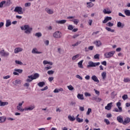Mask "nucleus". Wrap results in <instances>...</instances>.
<instances>
[{
	"label": "nucleus",
	"instance_id": "obj_53",
	"mask_svg": "<svg viewBox=\"0 0 130 130\" xmlns=\"http://www.w3.org/2000/svg\"><path fill=\"white\" fill-rule=\"evenodd\" d=\"M122 99L123 100H126V99H127L128 97H127V95L126 94H124L122 97Z\"/></svg>",
	"mask_w": 130,
	"mask_h": 130
},
{
	"label": "nucleus",
	"instance_id": "obj_36",
	"mask_svg": "<svg viewBox=\"0 0 130 130\" xmlns=\"http://www.w3.org/2000/svg\"><path fill=\"white\" fill-rule=\"evenodd\" d=\"M103 12L105 14H111L112 13L111 11L107 10L106 9H104Z\"/></svg>",
	"mask_w": 130,
	"mask_h": 130
},
{
	"label": "nucleus",
	"instance_id": "obj_9",
	"mask_svg": "<svg viewBox=\"0 0 130 130\" xmlns=\"http://www.w3.org/2000/svg\"><path fill=\"white\" fill-rule=\"evenodd\" d=\"M32 53L33 54H35L36 53L37 54H41V53H42V52H39L38 51V50L37 49V48H35L32 50L31 51Z\"/></svg>",
	"mask_w": 130,
	"mask_h": 130
},
{
	"label": "nucleus",
	"instance_id": "obj_52",
	"mask_svg": "<svg viewBox=\"0 0 130 130\" xmlns=\"http://www.w3.org/2000/svg\"><path fill=\"white\" fill-rule=\"evenodd\" d=\"M123 81L125 83H128V82H130V79L128 78H124Z\"/></svg>",
	"mask_w": 130,
	"mask_h": 130
},
{
	"label": "nucleus",
	"instance_id": "obj_6",
	"mask_svg": "<svg viewBox=\"0 0 130 130\" xmlns=\"http://www.w3.org/2000/svg\"><path fill=\"white\" fill-rule=\"evenodd\" d=\"M34 108H35V105H31L29 106L28 108H24V110L25 111H28V110H29V111H31L33 110V109H34Z\"/></svg>",
	"mask_w": 130,
	"mask_h": 130
},
{
	"label": "nucleus",
	"instance_id": "obj_25",
	"mask_svg": "<svg viewBox=\"0 0 130 130\" xmlns=\"http://www.w3.org/2000/svg\"><path fill=\"white\" fill-rule=\"evenodd\" d=\"M68 119H69V120H70V121H74V120H76V118H74V116H68Z\"/></svg>",
	"mask_w": 130,
	"mask_h": 130
},
{
	"label": "nucleus",
	"instance_id": "obj_42",
	"mask_svg": "<svg viewBox=\"0 0 130 130\" xmlns=\"http://www.w3.org/2000/svg\"><path fill=\"white\" fill-rule=\"evenodd\" d=\"M6 1H2L0 3V8H3L4 7V5H5Z\"/></svg>",
	"mask_w": 130,
	"mask_h": 130
},
{
	"label": "nucleus",
	"instance_id": "obj_11",
	"mask_svg": "<svg viewBox=\"0 0 130 130\" xmlns=\"http://www.w3.org/2000/svg\"><path fill=\"white\" fill-rule=\"evenodd\" d=\"M112 103H110L107 104V106L105 107V109L106 110H110L111 109V107H112Z\"/></svg>",
	"mask_w": 130,
	"mask_h": 130
},
{
	"label": "nucleus",
	"instance_id": "obj_17",
	"mask_svg": "<svg viewBox=\"0 0 130 130\" xmlns=\"http://www.w3.org/2000/svg\"><path fill=\"white\" fill-rule=\"evenodd\" d=\"M129 122H130V118L129 117H126L123 121V124L125 125V124H126L127 123H129Z\"/></svg>",
	"mask_w": 130,
	"mask_h": 130
},
{
	"label": "nucleus",
	"instance_id": "obj_58",
	"mask_svg": "<svg viewBox=\"0 0 130 130\" xmlns=\"http://www.w3.org/2000/svg\"><path fill=\"white\" fill-rule=\"evenodd\" d=\"M70 105H71V106H74V107H75V106H76V102H71L70 103Z\"/></svg>",
	"mask_w": 130,
	"mask_h": 130
},
{
	"label": "nucleus",
	"instance_id": "obj_29",
	"mask_svg": "<svg viewBox=\"0 0 130 130\" xmlns=\"http://www.w3.org/2000/svg\"><path fill=\"white\" fill-rule=\"evenodd\" d=\"M124 14L126 15V16H127L128 17H129L130 16V10H125L124 11Z\"/></svg>",
	"mask_w": 130,
	"mask_h": 130
},
{
	"label": "nucleus",
	"instance_id": "obj_19",
	"mask_svg": "<svg viewBox=\"0 0 130 130\" xmlns=\"http://www.w3.org/2000/svg\"><path fill=\"white\" fill-rule=\"evenodd\" d=\"M11 25H12V22L11 21V20L7 19L6 20V27H10Z\"/></svg>",
	"mask_w": 130,
	"mask_h": 130
},
{
	"label": "nucleus",
	"instance_id": "obj_24",
	"mask_svg": "<svg viewBox=\"0 0 130 130\" xmlns=\"http://www.w3.org/2000/svg\"><path fill=\"white\" fill-rule=\"evenodd\" d=\"M86 5H87V8H88L94 7V4L92 3V2H87L86 3Z\"/></svg>",
	"mask_w": 130,
	"mask_h": 130
},
{
	"label": "nucleus",
	"instance_id": "obj_28",
	"mask_svg": "<svg viewBox=\"0 0 130 130\" xmlns=\"http://www.w3.org/2000/svg\"><path fill=\"white\" fill-rule=\"evenodd\" d=\"M60 91H63V89H62V88H59V89L56 88L53 91V92L54 93H59V92H60Z\"/></svg>",
	"mask_w": 130,
	"mask_h": 130
},
{
	"label": "nucleus",
	"instance_id": "obj_41",
	"mask_svg": "<svg viewBox=\"0 0 130 130\" xmlns=\"http://www.w3.org/2000/svg\"><path fill=\"white\" fill-rule=\"evenodd\" d=\"M79 56H80L79 54H77L76 55H74L73 57H72V60H76V58H78V57H79Z\"/></svg>",
	"mask_w": 130,
	"mask_h": 130
},
{
	"label": "nucleus",
	"instance_id": "obj_2",
	"mask_svg": "<svg viewBox=\"0 0 130 130\" xmlns=\"http://www.w3.org/2000/svg\"><path fill=\"white\" fill-rule=\"evenodd\" d=\"M100 63L98 62H94L92 61H90L88 62V65L87 66V68H94L95 67H97V66H99Z\"/></svg>",
	"mask_w": 130,
	"mask_h": 130
},
{
	"label": "nucleus",
	"instance_id": "obj_54",
	"mask_svg": "<svg viewBox=\"0 0 130 130\" xmlns=\"http://www.w3.org/2000/svg\"><path fill=\"white\" fill-rule=\"evenodd\" d=\"M84 95L86 97H91V94L88 92H85Z\"/></svg>",
	"mask_w": 130,
	"mask_h": 130
},
{
	"label": "nucleus",
	"instance_id": "obj_46",
	"mask_svg": "<svg viewBox=\"0 0 130 130\" xmlns=\"http://www.w3.org/2000/svg\"><path fill=\"white\" fill-rule=\"evenodd\" d=\"M76 120H77V121L78 122H80V123L83 122V121H84V119H81V118H77V119H76Z\"/></svg>",
	"mask_w": 130,
	"mask_h": 130
},
{
	"label": "nucleus",
	"instance_id": "obj_43",
	"mask_svg": "<svg viewBox=\"0 0 130 130\" xmlns=\"http://www.w3.org/2000/svg\"><path fill=\"white\" fill-rule=\"evenodd\" d=\"M113 23H111L110 22H109L107 23V26H108V27H112L113 26Z\"/></svg>",
	"mask_w": 130,
	"mask_h": 130
},
{
	"label": "nucleus",
	"instance_id": "obj_3",
	"mask_svg": "<svg viewBox=\"0 0 130 130\" xmlns=\"http://www.w3.org/2000/svg\"><path fill=\"white\" fill-rule=\"evenodd\" d=\"M14 12H15L16 13H18V14H19L20 15H22L24 13L23 12V8L21 7L17 6L15 7Z\"/></svg>",
	"mask_w": 130,
	"mask_h": 130
},
{
	"label": "nucleus",
	"instance_id": "obj_31",
	"mask_svg": "<svg viewBox=\"0 0 130 130\" xmlns=\"http://www.w3.org/2000/svg\"><path fill=\"white\" fill-rule=\"evenodd\" d=\"M12 4L11 0H8L7 2L5 1V7H9Z\"/></svg>",
	"mask_w": 130,
	"mask_h": 130
},
{
	"label": "nucleus",
	"instance_id": "obj_60",
	"mask_svg": "<svg viewBox=\"0 0 130 130\" xmlns=\"http://www.w3.org/2000/svg\"><path fill=\"white\" fill-rule=\"evenodd\" d=\"M25 7H30L31 6V3H27L25 4Z\"/></svg>",
	"mask_w": 130,
	"mask_h": 130
},
{
	"label": "nucleus",
	"instance_id": "obj_16",
	"mask_svg": "<svg viewBox=\"0 0 130 130\" xmlns=\"http://www.w3.org/2000/svg\"><path fill=\"white\" fill-rule=\"evenodd\" d=\"M117 120H118V122H120V123H122L123 124V119L121 116H118L117 117Z\"/></svg>",
	"mask_w": 130,
	"mask_h": 130
},
{
	"label": "nucleus",
	"instance_id": "obj_12",
	"mask_svg": "<svg viewBox=\"0 0 130 130\" xmlns=\"http://www.w3.org/2000/svg\"><path fill=\"white\" fill-rule=\"evenodd\" d=\"M91 79L92 81H94V82H95L96 83H99L100 81L99 80H98V78H97V76L95 75H93L91 77Z\"/></svg>",
	"mask_w": 130,
	"mask_h": 130
},
{
	"label": "nucleus",
	"instance_id": "obj_62",
	"mask_svg": "<svg viewBox=\"0 0 130 130\" xmlns=\"http://www.w3.org/2000/svg\"><path fill=\"white\" fill-rule=\"evenodd\" d=\"M44 43L45 45L48 46L49 45V41L46 40V41H45Z\"/></svg>",
	"mask_w": 130,
	"mask_h": 130
},
{
	"label": "nucleus",
	"instance_id": "obj_59",
	"mask_svg": "<svg viewBox=\"0 0 130 130\" xmlns=\"http://www.w3.org/2000/svg\"><path fill=\"white\" fill-rule=\"evenodd\" d=\"M7 119V118L5 117H1V120H2V122H5Z\"/></svg>",
	"mask_w": 130,
	"mask_h": 130
},
{
	"label": "nucleus",
	"instance_id": "obj_37",
	"mask_svg": "<svg viewBox=\"0 0 130 130\" xmlns=\"http://www.w3.org/2000/svg\"><path fill=\"white\" fill-rule=\"evenodd\" d=\"M21 107L17 106V109H18V110H19V111H21V112H23L25 110V109H22Z\"/></svg>",
	"mask_w": 130,
	"mask_h": 130
},
{
	"label": "nucleus",
	"instance_id": "obj_39",
	"mask_svg": "<svg viewBox=\"0 0 130 130\" xmlns=\"http://www.w3.org/2000/svg\"><path fill=\"white\" fill-rule=\"evenodd\" d=\"M15 72H17L19 74H22L23 73V70L22 69H15Z\"/></svg>",
	"mask_w": 130,
	"mask_h": 130
},
{
	"label": "nucleus",
	"instance_id": "obj_20",
	"mask_svg": "<svg viewBox=\"0 0 130 130\" xmlns=\"http://www.w3.org/2000/svg\"><path fill=\"white\" fill-rule=\"evenodd\" d=\"M94 44H95L97 47H99L100 46H101V45H102V43H101V41H96L94 42Z\"/></svg>",
	"mask_w": 130,
	"mask_h": 130
},
{
	"label": "nucleus",
	"instance_id": "obj_51",
	"mask_svg": "<svg viewBox=\"0 0 130 130\" xmlns=\"http://www.w3.org/2000/svg\"><path fill=\"white\" fill-rule=\"evenodd\" d=\"M91 112H92V109L91 108H88L86 113L87 115H89Z\"/></svg>",
	"mask_w": 130,
	"mask_h": 130
},
{
	"label": "nucleus",
	"instance_id": "obj_18",
	"mask_svg": "<svg viewBox=\"0 0 130 130\" xmlns=\"http://www.w3.org/2000/svg\"><path fill=\"white\" fill-rule=\"evenodd\" d=\"M27 78H28L26 79V82L30 83L32 82V80H33V75L28 76Z\"/></svg>",
	"mask_w": 130,
	"mask_h": 130
},
{
	"label": "nucleus",
	"instance_id": "obj_27",
	"mask_svg": "<svg viewBox=\"0 0 130 130\" xmlns=\"http://www.w3.org/2000/svg\"><path fill=\"white\" fill-rule=\"evenodd\" d=\"M44 85H45V82H44V81L40 82L38 84L39 87H40L41 88H42Z\"/></svg>",
	"mask_w": 130,
	"mask_h": 130
},
{
	"label": "nucleus",
	"instance_id": "obj_57",
	"mask_svg": "<svg viewBox=\"0 0 130 130\" xmlns=\"http://www.w3.org/2000/svg\"><path fill=\"white\" fill-rule=\"evenodd\" d=\"M10 78H11V76H10V75H7L6 76L3 77V79H4V80H7L8 79H10Z\"/></svg>",
	"mask_w": 130,
	"mask_h": 130
},
{
	"label": "nucleus",
	"instance_id": "obj_35",
	"mask_svg": "<svg viewBox=\"0 0 130 130\" xmlns=\"http://www.w3.org/2000/svg\"><path fill=\"white\" fill-rule=\"evenodd\" d=\"M46 11L48 14H50V15L53 14V11L51 9H47Z\"/></svg>",
	"mask_w": 130,
	"mask_h": 130
},
{
	"label": "nucleus",
	"instance_id": "obj_56",
	"mask_svg": "<svg viewBox=\"0 0 130 130\" xmlns=\"http://www.w3.org/2000/svg\"><path fill=\"white\" fill-rule=\"evenodd\" d=\"M113 111L115 112H119V109H118L117 108H114V109L113 110Z\"/></svg>",
	"mask_w": 130,
	"mask_h": 130
},
{
	"label": "nucleus",
	"instance_id": "obj_1",
	"mask_svg": "<svg viewBox=\"0 0 130 130\" xmlns=\"http://www.w3.org/2000/svg\"><path fill=\"white\" fill-rule=\"evenodd\" d=\"M20 28L21 30H25L24 31L25 34H30L31 31L33 30V28L32 27H30V26L28 24H25L24 26H21Z\"/></svg>",
	"mask_w": 130,
	"mask_h": 130
},
{
	"label": "nucleus",
	"instance_id": "obj_14",
	"mask_svg": "<svg viewBox=\"0 0 130 130\" xmlns=\"http://www.w3.org/2000/svg\"><path fill=\"white\" fill-rule=\"evenodd\" d=\"M56 23H57V24H66V23H67V20H56Z\"/></svg>",
	"mask_w": 130,
	"mask_h": 130
},
{
	"label": "nucleus",
	"instance_id": "obj_7",
	"mask_svg": "<svg viewBox=\"0 0 130 130\" xmlns=\"http://www.w3.org/2000/svg\"><path fill=\"white\" fill-rule=\"evenodd\" d=\"M111 20H112V17L106 16L105 18V19L103 21V24H106V23L108 22V21H111Z\"/></svg>",
	"mask_w": 130,
	"mask_h": 130
},
{
	"label": "nucleus",
	"instance_id": "obj_26",
	"mask_svg": "<svg viewBox=\"0 0 130 130\" xmlns=\"http://www.w3.org/2000/svg\"><path fill=\"white\" fill-rule=\"evenodd\" d=\"M38 78H39V74L35 73L34 76L32 75V80H36Z\"/></svg>",
	"mask_w": 130,
	"mask_h": 130
},
{
	"label": "nucleus",
	"instance_id": "obj_10",
	"mask_svg": "<svg viewBox=\"0 0 130 130\" xmlns=\"http://www.w3.org/2000/svg\"><path fill=\"white\" fill-rule=\"evenodd\" d=\"M116 106L118 107V109H119V112H122V108L120 106H121V103L120 102H118L116 103Z\"/></svg>",
	"mask_w": 130,
	"mask_h": 130
},
{
	"label": "nucleus",
	"instance_id": "obj_48",
	"mask_svg": "<svg viewBox=\"0 0 130 130\" xmlns=\"http://www.w3.org/2000/svg\"><path fill=\"white\" fill-rule=\"evenodd\" d=\"M104 122H105L107 125L110 124V122L109 121V120H108V119H105Z\"/></svg>",
	"mask_w": 130,
	"mask_h": 130
},
{
	"label": "nucleus",
	"instance_id": "obj_64",
	"mask_svg": "<svg viewBox=\"0 0 130 130\" xmlns=\"http://www.w3.org/2000/svg\"><path fill=\"white\" fill-rule=\"evenodd\" d=\"M85 80H90V76L89 75H86L85 77Z\"/></svg>",
	"mask_w": 130,
	"mask_h": 130
},
{
	"label": "nucleus",
	"instance_id": "obj_63",
	"mask_svg": "<svg viewBox=\"0 0 130 130\" xmlns=\"http://www.w3.org/2000/svg\"><path fill=\"white\" fill-rule=\"evenodd\" d=\"M54 79V77H49L48 78V80L50 81V82H52V80Z\"/></svg>",
	"mask_w": 130,
	"mask_h": 130
},
{
	"label": "nucleus",
	"instance_id": "obj_8",
	"mask_svg": "<svg viewBox=\"0 0 130 130\" xmlns=\"http://www.w3.org/2000/svg\"><path fill=\"white\" fill-rule=\"evenodd\" d=\"M0 54H1L2 56H9L10 53L5 52V50H2L0 51Z\"/></svg>",
	"mask_w": 130,
	"mask_h": 130
},
{
	"label": "nucleus",
	"instance_id": "obj_49",
	"mask_svg": "<svg viewBox=\"0 0 130 130\" xmlns=\"http://www.w3.org/2000/svg\"><path fill=\"white\" fill-rule=\"evenodd\" d=\"M81 42V41H78L76 43L73 44L72 46H73L74 47L75 46H78L79 44H80Z\"/></svg>",
	"mask_w": 130,
	"mask_h": 130
},
{
	"label": "nucleus",
	"instance_id": "obj_5",
	"mask_svg": "<svg viewBox=\"0 0 130 130\" xmlns=\"http://www.w3.org/2000/svg\"><path fill=\"white\" fill-rule=\"evenodd\" d=\"M53 36L54 38H60L61 37V32L59 31H56L53 34Z\"/></svg>",
	"mask_w": 130,
	"mask_h": 130
},
{
	"label": "nucleus",
	"instance_id": "obj_21",
	"mask_svg": "<svg viewBox=\"0 0 130 130\" xmlns=\"http://www.w3.org/2000/svg\"><path fill=\"white\" fill-rule=\"evenodd\" d=\"M83 61H84V60H82L78 63V67L80 68V69H83L84 68V67H83Z\"/></svg>",
	"mask_w": 130,
	"mask_h": 130
},
{
	"label": "nucleus",
	"instance_id": "obj_55",
	"mask_svg": "<svg viewBox=\"0 0 130 130\" xmlns=\"http://www.w3.org/2000/svg\"><path fill=\"white\" fill-rule=\"evenodd\" d=\"M76 78H77V79H79V80H83V78L79 75H76Z\"/></svg>",
	"mask_w": 130,
	"mask_h": 130
},
{
	"label": "nucleus",
	"instance_id": "obj_45",
	"mask_svg": "<svg viewBox=\"0 0 130 130\" xmlns=\"http://www.w3.org/2000/svg\"><path fill=\"white\" fill-rule=\"evenodd\" d=\"M68 88L69 89V90H70V91H73V90H74V87H73V86H72V85H70L69 86H68Z\"/></svg>",
	"mask_w": 130,
	"mask_h": 130
},
{
	"label": "nucleus",
	"instance_id": "obj_33",
	"mask_svg": "<svg viewBox=\"0 0 130 130\" xmlns=\"http://www.w3.org/2000/svg\"><path fill=\"white\" fill-rule=\"evenodd\" d=\"M102 77L103 78V80H105V79H106V72L102 73Z\"/></svg>",
	"mask_w": 130,
	"mask_h": 130
},
{
	"label": "nucleus",
	"instance_id": "obj_34",
	"mask_svg": "<svg viewBox=\"0 0 130 130\" xmlns=\"http://www.w3.org/2000/svg\"><path fill=\"white\" fill-rule=\"evenodd\" d=\"M105 29L109 32H112V33H113L115 31L114 29H111L110 27H106Z\"/></svg>",
	"mask_w": 130,
	"mask_h": 130
},
{
	"label": "nucleus",
	"instance_id": "obj_15",
	"mask_svg": "<svg viewBox=\"0 0 130 130\" xmlns=\"http://www.w3.org/2000/svg\"><path fill=\"white\" fill-rule=\"evenodd\" d=\"M124 26V23H121L120 21L117 22V27H118V28H123Z\"/></svg>",
	"mask_w": 130,
	"mask_h": 130
},
{
	"label": "nucleus",
	"instance_id": "obj_61",
	"mask_svg": "<svg viewBox=\"0 0 130 130\" xmlns=\"http://www.w3.org/2000/svg\"><path fill=\"white\" fill-rule=\"evenodd\" d=\"M102 64H103V66H106L107 64V62H106V61H102L101 62Z\"/></svg>",
	"mask_w": 130,
	"mask_h": 130
},
{
	"label": "nucleus",
	"instance_id": "obj_22",
	"mask_svg": "<svg viewBox=\"0 0 130 130\" xmlns=\"http://www.w3.org/2000/svg\"><path fill=\"white\" fill-rule=\"evenodd\" d=\"M8 104H9L8 102H2L1 100L0 101V106H5L8 105Z\"/></svg>",
	"mask_w": 130,
	"mask_h": 130
},
{
	"label": "nucleus",
	"instance_id": "obj_40",
	"mask_svg": "<svg viewBox=\"0 0 130 130\" xmlns=\"http://www.w3.org/2000/svg\"><path fill=\"white\" fill-rule=\"evenodd\" d=\"M15 63H16L17 64H20V66H22V64H23V62H22V61H19V60H15Z\"/></svg>",
	"mask_w": 130,
	"mask_h": 130
},
{
	"label": "nucleus",
	"instance_id": "obj_32",
	"mask_svg": "<svg viewBox=\"0 0 130 130\" xmlns=\"http://www.w3.org/2000/svg\"><path fill=\"white\" fill-rule=\"evenodd\" d=\"M72 21L75 25H78V23H79V22H80V20L78 19H75L72 20Z\"/></svg>",
	"mask_w": 130,
	"mask_h": 130
},
{
	"label": "nucleus",
	"instance_id": "obj_13",
	"mask_svg": "<svg viewBox=\"0 0 130 130\" xmlns=\"http://www.w3.org/2000/svg\"><path fill=\"white\" fill-rule=\"evenodd\" d=\"M21 51H23V49L20 47L16 48L14 49V53H19Z\"/></svg>",
	"mask_w": 130,
	"mask_h": 130
},
{
	"label": "nucleus",
	"instance_id": "obj_4",
	"mask_svg": "<svg viewBox=\"0 0 130 130\" xmlns=\"http://www.w3.org/2000/svg\"><path fill=\"white\" fill-rule=\"evenodd\" d=\"M114 53H115V51H112L105 53L104 55L106 58H110V57H112V56L114 55Z\"/></svg>",
	"mask_w": 130,
	"mask_h": 130
},
{
	"label": "nucleus",
	"instance_id": "obj_23",
	"mask_svg": "<svg viewBox=\"0 0 130 130\" xmlns=\"http://www.w3.org/2000/svg\"><path fill=\"white\" fill-rule=\"evenodd\" d=\"M77 98L80 100H84V95L78 93L77 94Z\"/></svg>",
	"mask_w": 130,
	"mask_h": 130
},
{
	"label": "nucleus",
	"instance_id": "obj_38",
	"mask_svg": "<svg viewBox=\"0 0 130 130\" xmlns=\"http://www.w3.org/2000/svg\"><path fill=\"white\" fill-rule=\"evenodd\" d=\"M35 36H36V37H38V38H39V37H41V36H42V34H41V32H37L35 34Z\"/></svg>",
	"mask_w": 130,
	"mask_h": 130
},
{
	"label": "nucleus",
	"instance_id": "obj_50",
	"mask_svg": "<svg viewBox=\"0 0 130 130\" xmlns=\"http://www.w3.org/2000/svg\"><path fill=\"white\" fill-rule=\"evenodd\" d=\"M47 74L48 75H53V74H54V71L52 70L48 71Z\"/></svg>",
	"mask_w": 130,
	"mask_h": 130
},
{
	"label": "nucleus",
	"instance_id": "obj_47",
	"mask_svg": "<svg viewBox=\"0 0 130 130\" xmlns=\"http://www.w3.org/2000/svg\"><path fill=\"white\" fill-rule=\"evenodd\" d=\"M99 57H100V55H99V54H96L94 56V58L95 59H99Z\"/></svg>",
	"mask_w": 130,
	"mask_h": 130
},
{
	"label": "nucleus",
	"instance_id": "obj_30",
	"mask_svg": "<svg viewBox=\"0 0 130 130\" xmlns=\"http://www.w3.org/2000/svg\"><path fill=\"white\" fill-rule=\"evenodd\" d=\"M15 86H17V85H20L21 84V80L20 79H17L15 81Z\"/></svg>",
	"mask_w": 130,
	"mask_h": 130
},
{
	"label": "nucleus",
	"instance_id": "obj_44",
	"mask_svg": "<svg viewBox=\"0 0 130 130\" xmlns=\"http://www.w3.org/2000/svg\"><path fill=\"white\" fill-rule=\"evenodd\" d=\"M68 30H73L74 29V26H73V25H69L68 26Z\"/></svg>",
	"mask_w": 130,
	"mask_h": 130
}]
</instances>
